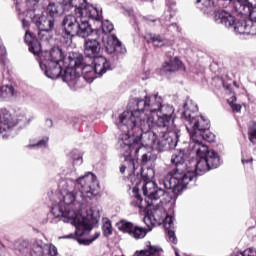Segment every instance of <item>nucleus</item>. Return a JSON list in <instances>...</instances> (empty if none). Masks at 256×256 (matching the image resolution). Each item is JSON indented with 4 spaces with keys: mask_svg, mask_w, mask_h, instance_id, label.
<instances>
[{
    "mask_svg": "<svg viewBox=\"0 0 256 256\" xmlns=\"http://www.w3.org/2000/svg\"><path fill=\"white\" fill-rule=\"evenodd\" d=\"M237 101V97L233 96L228 100V103L234 113H239L241 111L242 106L240 104L235 103Z\"/></svg>",
    "mask_w": 256,
    "mask_h": 256,
    "instance_id": "nucleus-29",
    "label": "nucleus"
},
{
    "mask_svg": "<svg viewBox=\"0 0 256 256\" xmlns=\"http://www.w3.org/2000/svg\"><path fill=\"white\" fill-rule=\"evenodd\" d=\"M22 26H23L24 29H25L26 27L29 26V22H27V20L23 19V20H22Z\"/></svg>",
    "mask_w": 256,
    "mask_h": 256,
    "instance_id": "nucleus-44",
    "label": "nucleus"
},
{
    "mask_svg": "<svg viewBox=\"0 0 256 256\" xmlns=\"http://www.w3.org/2000/svg\"><path fill=\"white\" fill-rule=\"evenodd\" d=\"M169 31H177L178 33L181 31L179 29V26H177L175 23L168 26Z\"/></svg>",
    "mask_w": 256,
    "mask_h": 256,
    "instance_id": "nucleus-40",
    "label": "nucleus"
},
{
    "mask_svg": "<svg viewBox=\"0 0 256 256\" xmlns=\"http://www.w3.org/2000/svg\"><path fill=\"white\" fill-rule=\"evenodd\" d=\"M234 8L239 15L248 16V20L256 21V5L247 0H236L234 1Z\"/></svg>",
    "mask_w": 256,
    "mask_h": 256,
    "instance_id": "nucleus-15",
    "label": "nucleus"
},
{
    "mask_svg": "<svg viewBox=\"0 0 256 256\" xmlns=\"http://www.w3.org/2000/svg\"><path fill=\"white\" fill-rule=\"evenodd\" d=\"M174 251H175V255L179 256V252L177 251V249H175Z\"/></svg>",
    "mask_w": 256,
    "mask_h": 256,
    "instance_id": "nucleus-46",
    "label": "nucleus"
},
{
    "mask_svg": "<svg viewBox=\"0 0 256 256\" xmlns=\"http://www.w3.org/2000/svg\"><path fill=\"white\" fill-rule=\"evenodd\" d=\"M64 175H75V166L71 165L69 170L64 169Z\"/></svg>",
    "mask_w": 256,
    "mask_h": 256,
    "instance_id": "nucleus-39",
    "label": "nucleus"
},
{
    "mask_svg": "<svg viewBox=\"0 0 256 256\" xmlns=\"http://www.w3.org/2000/svg\"><path fill=\"white\" fill-rule=\"evenodd\" d=\"M30 254L31 256H57L59 251L55 245L37 240L33 243Z\"/></svg>",
    "mask_w": 256,
    "mask_h": 256,
    "instance_id": "nucleus-13",
    "label": "nucleus"
},
{
    "mask_svg": "<svg viewBox=\"0 0 256 256\" xmlns=\"http://www.w3.org/2000/svg\"><path fill=\"white\" fill-rule=\"evenodd\" d=\"M25 43L29 47L30 53L38 55V63L48 79H58L61 76V63H63V51L59 47H54L51 51L41 52V43L39 40L26 30Z\"/></svg>",
    "mask_w": 256,
    "mask_h": 256,
    "instance_id": "nucleus-6",
    "label": "nucleus"
},
{
    "mask_svg": "<svg viewBox=\"0 0 256 256\" xmlns=\"http://www.w3.org/2000/svg\"><path fill=\"white\" fill-rule=\"evenodd\" d=\"M196 7L204 11V13H209L214 5V2L211 0H196L195 2Z\"/></svg>",
    "mask_w": 256,
    "mask_h": 256,
    "instance_id": "nucleus-24",
    "label": "nucleus"
},
{
    "mask_svg": "<svg viewBox=\"0 0 256 256\" xmlns=\"http://www.w3.org/2000/svg\"><path fill=\"white\" fill-rule=\"evenodd\" d=\"M149 159H151L150 154L145 153V154L142 155V162L143 163H147V161H149Z\"/></svg>",
    "mask_w": 256,
    "mask_h": 256,
    "instance_id": "nucleus-41",
    "label": "nucleus"
},
{
    "mask_svg": "<svg viewBox=\"0 0 256 256\" xmlns=\"http://www.w3.org/2000/svg\"><path fill=\"white\" fill-rule=\"evenodd\" d=\"M49 31L50 30H39L38 31V37L41 39V41H49Z\"/></svg>",
    "mask_w": 256,
    "mask_h": 256,
    "instance_id": "nucleus-36",
    "label": "nucleus"
},
{
    "mask_svg": "<svg viewBox=\"0 0 256 256\" xmlns=\"http://www.w3.org/2000/svg\"><path fill=\"white\" fill-rule=\"evenodd\" d=\"M70 157L71 159H73L75 165H81L83 163V158L81 157V155H79V151L77 150H73L70 153Z\"/></svg>",
    "mask_w": 256,
    "mask_h": 256,
    "instance_id": "nucleus-31",
    "label": "nucleus"
},
{
    "mask_svg": "<svg viewBox=\"0 0 256 256\" xmlns=\"http://www.w3.org/2000/svg\"><path fill=\"white\" fill-rule=\"evenodd\" d=\"M235 256H256V249L255 248H248L243 252H238Z\"/></svg>",
    "mask_w": 256,
    "mask_h": 256,
    "instance_id": "nucleus-34",
    "label": "nucleus"
},
{
    "mask_svg": "<svg viewBox=\"0 0 256 256\" xmlns=\"http://www.w3.org/2000/svg\"><path fill=\"white\" fill-rule=\"evenodd\" d=\"M145 40L147 43H152L154 47H163L167 43V40L163 36L157 34H147Z\"/></svg>",
    "mask_w": 256,
    "mask_h": 256,
    "instance_id": "nucleus-22",
    "label": "nucleus"
},
{
    "mask_svg": "<svg viewBox=\"0 0 256 256\" xmlns=\"http://www.w3.org/2000/svg\"><path fill=\"white\" fill-rule=\"evenodd\" d=\"M37 3H39V0H27L26 1V5L28 7V9L31 11V9H34L35 6L37 5Z\"/></svg>",
    "mask_w": 256,
    "mask_h": 256,
    "instance_id": "nucleus-38",
    "label": "nucleus"
},
{
    "mask_svg": "<svg viewBox=\"0 0 256 256\" xmlns=\"http://www.w3.org/2000/svg\"><path fill=\"white\" fill-rule=\"evenodd\" d=\"M102 223L104 235H106V237H109V235H113V226L111 225V220H109V218H103Z\"/></svg>",
    "mask_w": 256,
    "mask_h": 256,
    "instance_id": "nucleus-27",
    "label": "nucleus"
},
{
    "mask_svg": "<svg viewBox=\"0 0 256 256\" xmlns=\"http://www.w3.org/2000/svg\"><path fill=\"white\" fill-rule=\"evenodd\" d=\"M198 111L197 104L193 100H188L184 104L182 119H184L186 129L190 135V149H192L193 153L201 155L209 149L203 141L213 143L215 141V134L209 132L211 127L209 119L197 115Z\"/></svg>",
    "mask_w": 256,
    "mask_h": 256,
    "instance_id": "nucleus-3",
    "label": "nucleus"
},
{
    "mask_svg": "<svg viewBox=\"0 0 256 256\" xmlns=\"http://www.w3.org/2000/svg\"><path fill=\"white\" fill-rule=\"evenodd\" d=\"M162 223H164L165 229L171 230L175 227V218L172 215L166 214Z\"/></svg>",
    "mask_w": 256,
    "mask_h": 256,
    "instance_id": "nucleus-28",
    "label": "nucleus"
},
{
    "mask_svg": "<svg viewBox=\"0 0 256 256\" xmlns=\"http://www.w3.org/2000/svg\"><path fill=\"white\" fill-rule=\"evenodd\" d=\"M47 143H49V137H43L38 143L34 145H29L28 147H39L40 149H43L47 147Z\"/></svg>",
    "mask_w": 256,
    "mask_h": 256,
    "instance_id": "nucleus-33",
    "label": "nucleus"
},
{
    "mask_svg": "<svg viewBox=\"0 0 256 256\" xmlns=\"http://www.w3.org/2000/svg\"><path fill=\"white\" fill-rule=\"evenodd\" d=\"M101 51V44L97 39H87L84 43V54L86 57L95 58Z\"/></svg>",
    "mask_w": 256,
    "mask_h": 256,
    "instance_id": "nucleus-17",
    "label": "nucleus"
},
{
    "mask_svg": "<svg viewBox=\"0 0 256 256\" xmlns=\"http://www.w3.org/2000/svg\"><path fill=\"white\" fill-rule=\"evenodd\" d=\"M46 127H53V120L47 119L46 120Z\"/></svg>",
    "mask_w": 256,
    "mask_h": 256,
    "instance_id": "nucleus-43",
    "label": "nucleus"
},
{
    "mask_svg": "<svg viewBox=\"0 0 256 256\" xmlns=\"http://www.w3.org/2000/svg\"><path fill=\"white\" fill-rule=\"evenodd\" d=\"M15 95V88L11 85L0 86V99H11Z\"/></svg>",
    "mask_w": 256,
    "mask_h": 256,
    "instance_id": "nucleus-23",
    "label": "nucleus"
},
{
    "mask_svg": "<svg viewBox=\"0 0 256 256\" xmlns=\"http://www.w3.org/2000/svg\"><path fill=\"white\" fill-rule=\"evenodd\" d=\"M175 108L164 104L159 94H149L143 98H134L129 102V111L119 115L117 126L120 130L118 136V151L123 155L127 166L120 167V173L128 174V185L132 187L131 205L134 209L144 212L151 207L153 201H159L167 194L161 181L160 189L154 181H141L135 171L139 169V151H145V146L163 152L175 149L179 143V129L175 126L173 114Z\"/></svg>",
    "mask_w": 256,
    "mask_h": 256,
    "instance_id": "nucleus-1",
    "label": "nucleus"
},
{
    "mask_svg": "<svg viewBox=\"0 0 256 256\" xmlns=\"http://www.w3.org/2000/svg\"><path fill=\"white\" fill-rule=\"evenodd\" d=\"M187 156L184 151H177L171 157V163L177 167L173 173H170L162 180H160V185H163L165 189H171L174 195H179L188 183H191L195 177V167H193V161L186 163L185 166L188 167L183 171V163Z\"/></svg>",
    "mask_w": 256,
    "mask_h": 256,
    "instance_id": "nucleus-7",
    "label": "nucleus"
},
{
    "mask_svg": "<svg viewBox=\"0 0 256 256\" xmlns=\"http://www.w3.org/2000/svg\"><path fill=\"white\" fill-rule=\"evenodd\" d=\"M113 23H111L109 20H104L102 22V31L103 33H111L113 31Z\"/></svg>",
    "mask_w": 256,
    "mask_h": 256,
    "instance_id": "nucleus-32",
    "label": "nucleus"
},
{
    "mask_svg": "<svg viewBox=\"0 0 256 256\" xmlns=\"http://www.w3.org/2000/svg\"><path fill=\"white\" fill-rule=\"evenodd\" d=\"M166 3H167V5L171 6L170 9H171V11H173V7L175 6V2L171 1V0H166Z\"/></svg>",
    "mask_w": 256,
    "mask_h": 256,
    "instance_id": "nucleus-42",
    "label": "nucleus"
},
{
    "mask_svg": "<svg viewBox=\"0 0 256 256\" xmlns=\"http://www.w3.org/2000/svg\"><path fill=\"white\" fill-rule=\"evenodd\" d=\"M17 125H19V119L15 118L9 110L0 109V137L2 139H9Z\"/></svg>",
    "mask_w": 256,
    "mask_h": 256,
    "instance_id": "nucleus-11",
    "label": "nucleus"
},
{
    "mask_svg": "<svg viewBox=\"0 0 256 256\" xmlns=\"http://www.w3.org/2000/svg\"><path fill=\"white\" fill-rule=\"evenodd\" d=\"M89 19L99 21L101 16L99 10L94 6H88L86 9H75V15L69 14L62 21V35L66 39V43H71L73 37H82L85 39L93 33Z\"/></svg>",
    "mask_w": 256,
    "mask_h": 256,
    "instance_id": "nucleus-5",
    "label": "nucleus"
},
{
    "mask_svg": "<svg viewBox=\"0 0 256 256\" xmlns=\"http://www.w3.org/2000/svg\"><path fill=\"white\" fill-rule=\"evenodd\" d=\"M162 73H175L176 71H185V65L177 57L166 60L162 65Z\"/></svg>",
    "mask_w": 256,
    "mask_h": 256,
    "instance_id": "nucleus-16",
    "label": "nucleus"
},
{
    "mask_svg": "<svg viewBox=\"0 0 256 256\" xmlns=\"http://www.w3.org/2000/svg\"><path fill=\"white\" fill-rule=\"evenodd\" d=\"M67 7H75V9H86L87 7H93V5L85 4L84 0H69Z\"/></svg>",
    "mask_w": 256,
    "mask_h": 256,
    "instance_id": "nucleus-26",
    "label": "nucleus"
},
{
    "mask_svg": "<svg viewBox=\"0 0 256 256\" xmlns=\"http://www.w3.org/2000/svg\"><path fill=\"white\" fill-rule=\"evenodd\" d=\"M163 255V249L159 246L151 245V242H148L146 249L138 250L134 253L133 256H161Z\"/></svg>",
    "mask_w": 256,
    "mask_h": 256,
    "instance_id": "nucleus-21",
    "label": "nucleus"
},
{
    "mask_svg": "<svg viewBox=\"0 0 256 256\" xmlns=\"http://www.w3.org/2000/svg\"><path fill=\"white\" fill-rule=\"evenodd\" d=\"M214 21L228 29H232L236 35H256V20L235 22V17L230 12L218 10L214 14Z\"/></svg>",
    "mask_w": 256,
    "mask_h": 256,
    "instance_id": "nucleus-8",
    "label": "nucleus"
},
{
    "mask_svg": "<svg viewBox=\"0 0 256 256\" xmlns=\"http://www.w3.org/2000/svg\"><path fill=\"white\" fill-rule=\"evenodd\" d=\"M38 31H52L55 27V18L49 15H42L36 21Z\"/></svg>",
    "mask_w": 256,
    "mask_h": 256,
    "instance_id": "nucleus-19",
    "label": "nucleus"
},
{
    "mask_svg": "<svg viewBox=\"0 0 256 256\" xmlns=\"http://www.w3.org/2000/svg\"><path fill=\"white\" fill-rule=\"evenodd\" d=\"M47 11L49 13L50 17H59L61 13L65 11H69V8L67 7V1L63 0L62 2H50Z\"/></svg>",
    "mask_w": 256,
    "mask_h": 256,
    "instance_id": "nucleus-18",
    "label": "nucleus"
},
{
    "mask_svg": "<svg viewBox=\"0 0 256 256\" xmlns=\"http://www.w3.org/2000/svg\"><path fill=\"white\" fill-rule=\"evenodd\" d=\"M197 160L192 161V167H194L195 177L197 175H203L207 173V171L211 169H217L219 165H221V159L219 158V154L213 150H209L207 148L206 152L195 153Z\"/></svg>",
    "mask_w": 256,
    "mask_h": 256,
    "instance_id": "nucleus-9",
    "label": "nucleus"
},
{
    "mask_svg": "<svg viewBox=\"0 0 256 256\" xmlns=\"http://www.w3.org/2000/svg\"><path fill=\"white\" fill-rule=\"evenodd\" d=\"M61 61L60 75L64 69L62 80L64 83H67L72 91H77V89L85 87V82L93 83V81H95L97 72H95L93 66L85 65L81 68V65H83V55L73 54L72 56L65 58L62 54Z\"/></svg>",
    "mask_w": 256,
    "mask_h": 256,
    "instance_id": "nucleus-4",
    "label": "nucleus"
},
{
    "mask_svg": "<svg viewBox=\"0 0 256 256\" xmlns=\"http://www.w3.org/2000/svg\"><path fill=\"white\" fill-rule=\"evenodd\" d=\"M249 140L251 143H256V126H250L248 130Z\"/></svg>",
    "mask_w": 256,
    "mask_h": 256,
    "instance_id": "nucleus-35",
    "label": "nucleus"
},
{
    "mask_svg": "<svg viewBox=\"0 0 256 256\" xmlns=\"http://www.w3.org/2000/svg\"><path fill=\"white\" fill-rule=\"evenodd\" d=\"M84 4L87 5V0H84Z\"/></svg>",
    "mask_w": 256,
    "mask_h": 256,
    "instance_id": "nucleus-47",
    "label": "nucleus"
},
{
    "mask_svg": "<svg viewBox=\"0 0 256 256\" xmlns=\"http://www.w3.org/2000/svg\"><path fill=\"white\" fill-rule=\"evenodd\" d=\"M251 161H253V159H242L243 165H245V163H251Z\"/></svg>",
    "mask_w": 256,
    "mask_h": 256,
    "instance_id": "nucleus-45",
    "label": "nucleus"
},
{
    "mask_svg": "<svg viewBox=\"0 0 256 256\" xmlns=\"http://www.w3.org/2000/svg\"><path fill=\"white\" fill-rule=\"evenodd\" d=\"M109 69H111V66L107 58L103 56L94 57V71L96 75H103V73H106Z\"/></svg>",
    "mask_w": 256,
    "mask_h": 256,
    "instance_id": "nucleus-20",
    "label": "nucleus"
},
{
    "mask_svg": "<svg viewBox=\"0 0 256 256\" xmlns=\"http://www.w3.org/2000/svg\"><path fill=\"white\" fill-rule=\"evenodd\" d=\"M116 227L118 231L127 233L129 237L135 239L136 241H139V239H145V237H147L148 231H151V228H143L127 220H120L118 223H116Z\"/></svg>",
    "mask_w": 256,
    "mask_h": 256,
    "instance_id": "nucleus-12",
    "label": "nucleus"
},
{
    "mask_svg": "<svg viewBox=\"0 0 256 256\" xmlns=\"http://www.w3.org/2000/svg\"><path fill=\"white\" fill-rule=\"evenodd\" d=\"M141 179L140 181H152L153 177H155V170L153 168H143L140 167Z\"/></svg>",
    "mask_w": 256,
    "mask_h": 256,
    "instance_id": "nucleus-25",
    "label": "nucleus"
},
{
    "mask_svg": "<svg viewBox=\"0 0 256 256\" xmlns=\"http://www.w3.org/2000/svg\"><path fill=\"white\" fill-rule=\"evenodd\" d=\"M139 213L144 215V223L147 227H151V225H161L167 216V212L161 200L150 202V207L146 208L144 212L139 211Z\"/></svg>",
    "mask_w": 256,
    "mask_h": 256,
    "instance_id": "nucleus-10",
    "label": "nucleus"
},
{
    "mask_svg": "<svg viewBox=\"0 0 256 256\" xmlns=\"http://www.w3.org/2000/svg\"><path fill=\"white\" fill-rule=\"evenodd\" d=\"M0 63L2 65H7V49L3 46V43L0 41Z\"/></svg>",
    "mask_w": 256,
    "mask_h": 256,
    "instance_id": "nucleus-30",
    "label": "nucleus"
},
{
    "mask_svg": "<svg viewBox=\"0 0 256 256\" xmlns=\"http://www.w3.org/2000/svg\"><path fill=\"white\" fill-rule=\"evenodd\" d=\"M60 189V203L52 208V215L61 217L64 223H70L76 228L75 234L64 236V239H75L79 245H91L101 237V233L96 232L90 238H82L86 231H91L93 225L98 223L101 215L99 210L89 208L86 214L81 213L87 209L89 199L99 195V180L97 176L89 172L76 181L73 178L62 179L58 183Z\"/></svg>",
    "mask_w": 256,
    "mask_h": 256,
    "instance_id": "nucleus-2",
    "label": "nucleus"
},
{
    "mask_svg": "<svg viewBox=\"0 0 256 256\" xmlns=\"http://www.w3.org/2000/svg\"><path fill=\"white\" fill-rule=\"evenodd\" d=\"M168 241L170 243L177 244V237L175 236V232L173 230H168Z\"/></svg>",
    "mask_w": 256,
    "mask_h": 256,
    "instance_id": "nucleus-37",
    "label": "nucleus"
},
{
    "mask_svg": "<svg viewBox=\"0 0 256 256\" xmlns=\"http://www.w3.org/2000/svg\"><path fill=\"white\" fill-rule=\"evenodd\" d=\"M104 46L108 55H114L115 57H117L119 55H125V53H127V49L123 46L121 41H119V39L115 35L108 36Z\"/></svg>",
    "mask_w": 256,
    "mask_h": 256,
    "instance_id": "nucleus-14",
    "label": "nucleus"
}]
</instances>
